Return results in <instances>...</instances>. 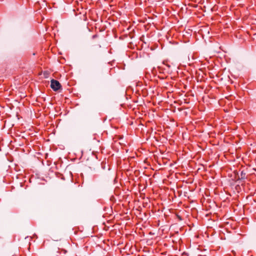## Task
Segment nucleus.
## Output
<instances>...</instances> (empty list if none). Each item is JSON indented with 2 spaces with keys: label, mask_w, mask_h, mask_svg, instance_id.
I'll return each instance as SVG.
<instances>
[{
  "label": "nucleus",
  "mask_w": 256,
  "mask_h": 256,
  "mask_svg": "<svg viewBox=\"0 0 256 256\" xmlns=\"http://www.w3.org/2000/svg\"><path fill=\"white\" fill-rule=\"evenodd\" d=\"M242 175H244L243 172H242Z\"/></svg>",
  "instance_id": "20e7f679"
},
{
  "label": "nucleus",
  "mask_w": 256,
  "mask_h": 256,
  "mask_svg": "<svg viewBox=\"0 0 256 256\" xmlns=\"http://www.w3.org/2000/svg\"><path fill=\"white\" fill-rule=\"evenodd\" d=\"M50 86L54 90L56 91L60 88L61 85L58 81L53 79L51 80Z\"/></svg>",
  "instance_id": "f257e3e1"
},
{
  "label": "nucleus",
  "mask_w": 256,
  "mask_h": 256,
  "mask_svg": "<svg viewBox=\"0 0 256 256\" xmlns=\"http://www.w3.org/2000/svg\"><path fill=\"white\" fill-rule=\"evenodd\" d=\"M242 175H244L243 172H242Z\"/></svg>",
  "instance_id": "7ed1b4c3"
},
{
  "label": "nucleus",
  "mask_w": 256,
  "mask_h": 256,
  "mask_svg": "<svg viewBox=\"0 0 256 256\" xmlns=\"http://www.w3.org/2000/svg\"><path fill=\"white\" fill-rule=\"evenodd\" d=\"M96 35H94V36H92V38H96Z\"/></svg>",
  "instance_id": "f03ea898"
}]
</instances>
